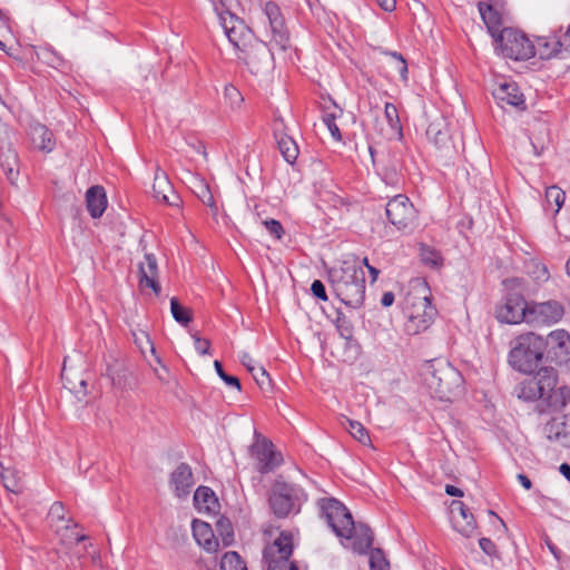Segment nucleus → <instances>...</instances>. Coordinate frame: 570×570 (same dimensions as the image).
<instances>
[{"instance_id":"f257e3e1","label":"nucleus","mask_w":570,"mask_h":570,"mask_svg":"<svg viewBox=\"0 0 570 570\" xmlns=\"http://www.w3.org/2000/svg\"><path fill=\"white\" fill-rule=\"evenodd\" d=\"M514 391L527 402L540 400L551 412L570 411V386L558 385V372L552 365L541 366L533 376L521 381Z\"/></svg>"},{"instance_id":"f03ea898","label":"nucleus","mask_w":570,"mask_h":570,"mask_svg":"<svg viewBox=\"0 0 570 570\" xmlns=\"http://www.w3.org/2000/svg\"><path fill=\"white\" fill-rule=\"evenodd\" d=\"M322 517L333 532L345 540L342 543L358 554H366L372 549L373 532L363 523H355L351 512L343 503L334 498H323L318 501Z\"/></svg>"},{"instance_id":"7ed1b4c3","label":"nucleus","mask_w":570,"mask_h":570,"mask_svg":"<svg viewBox=\"0 0 570 570\" xmlns=\"http://www.w3.org/2000/svg\"><path fill=\"white\" fill-rule=\"evenodd\" d=\"M335 296L347 307L360 308L365 301V273L356 258L344 261L328 272Z\"/></svg>"},{"instance_id":"20e7f679","label":"nucleus","mask_w":570,"mask_h":570,"mask_svg":"<svg viewBox=\"0 0 570 570\" xmlns=\"http://www.w3.org/2000/svg\"><path fill=\"white\" fill-rule=\"evenodd\" d=\"M420 376L432 396L446 401L451 399L461 383L460 373L440 360L425 362L420 370Z\"/></svg>"},{"instance_id":"39448f33","label":"nucleus","mask_w":570,"mask_h":570,"mask_svg":"<svg viewBox=\"0 0 570 570\" xmlns=\"http://www.w3.org/2000/svg\"><path fill=\"white\" fill-rule=\"evenodd\" d=\"M544 337L533 332L521 334L517 337L514 346L508 355L509 364L517 371L525 374L538 372L539 365L544 360Z\"/></svg>"},{"instance_id":"423d86ee","label":"nucleus","mask_w":570,"mask_h":570,"mask_svg":"<svg viewBox=\"0 0 570 570\" xmlns=\"http://www.w3.org/2000/svg\"><path fill=\"white\" fill-rule=\"evenodd\" d=\"M306 500L307 495L299 485L285 482L282 476L275 480L268 495L271 510L278 519L298 514Z\"/></svg>"},{"instance_id":"0eeeda50","label":"nucleus","mask_w":570,"mask_h":570,"mask_svg":"<svg viewBox=\"0 0 570 570\" xmlns=\"http://www.w3.org/2000/svg\"><path fill=\"white\" fill-rule=\"evenodd\" d=\"M293 550V534L289 531H282L263 550V562L266 570H298L296 562L291 560Z\"/></svg>"},{"instance_id":"6e6552de","label":"nucleus","mask_w":570,"mask_h":570,"mask_svg":"<svg viewBox=\"0 0 570 570\" xmlns=\"http://www.w3.org/2000/svg\"><path fill=\"white\" fill-rule=\"evenodd\" d=\"M495 42L505 58L520 61L535 56V45L523 32L513 28H504Z\"/></svg>"},{"instance_id":"1a4fd4ad","label":"nucleus","mask_w":570,"mask_h":570,"mask_svg":"<svg viewBox=\"0 0 570 570\" xmlns=\"http://www.w3.org/2000/svg\"><path fill=\"white\" fill-rule=\"evenodd\" d=\"M406 315L405 332L409 335H417L426 331L433 323L436 309L432 306L428 296L407 299L404 306Z\"/></svg>"},{"instance_id":"9d476101","label":"nucleus","mask_w":570,"mask_h":570,"mask_svg":"<svg viewBox=\"0 0 570 570\" xmlns=\"http://www.w3.org/2000/svg\"><path fill=\"white\" fill-rule=\"evenodd\" d=\"M255 441L249 446V453L256 462V469L262 474L275 471L283 463V455L275 450L271 440L255 431Z\"/></svg>"},{"instance_id":"9b49d317","label":"nucleus","mask_w":570,"mask_h":570,"mask_svg":"<svg viewBox=\"0 0 570 570\" xmlns=\"http://www.w3.org/2000/svg\"><path fill=\"white\" fill-rule=\"evenodd\" d=\"M240 60L255 76L264 75L273 67V53L267 43L256 39L237 53Z\"/></svg>"},{"instance_id":"f8f14e48","label":"nucleus","mask_w":570,"mask_h":570,"mask_svg":"<svg viewBox=\"0 0 570 570\" xmlns=\"http://www.w3.org/2000/svg\"><path fill=\"white\" fill-rule=\"evenodd\" d=\"M566 314L564 305L557 299L529 301L528 324L534 327L552 326Z\"/></svg>"},{"instance_id":"ddd939ff","label":"nucleus","mask_w":570,"mask_h":570,"mask_svg":"<svg viewBox=\"0 0 570 570\" xmlns=\"http://www.w3.org/2000/svg\"><path fill=\"white\" fill-rule=\"evenodd\" d=\"M529 302L522 294L509 293L495 307V317L500 323L528 324Z\"/></svg>"},{"instance_id":"4468645a","label":"nucleus","mask_w":570,"mask_h":570,"mask_svg":"<svg viewBox=\"0 0 570 570\" xmlns=\"http://www.w3.org/2000/svg\"><path fill=\"white\" fill-rule=\"evenodd\" d=\"M222 26L229 42L237 50V53L256 40L253 31L245 22L229 10L219 12Z\"/></svg>"},{"instance_id":"2eb2a0df","label":"nucleus","mask_w":570,"mask_h":570,"mask_svg":"<svg viewBox=\"0 0 570 570\" xmlns=\"http://www.w3.org/2000/svg\"><path fill=\"white\" fill-rule=\"evenodd\" d=\"M386 217L399 230L411 229L416 218V210L409 197L396 195L386 204Z\"/></svg>"},{"instance_id":"dca6fc26","label":"nucleus","mask_w":570,"mask_h":570,"mask_svg":"<svg viewBox=\"0 0 570 570\" xmlns=\"http://www.w3.org/2000/svg\"><path fill=\"white\" fill-rule=\"evenodd\" d=\"M544 356L546 362L554 365H568L570 363V335L566 330L552 331L547 338Z\"/></svg>"},{"instance_id":"f3484780","label":"nucleus","mask_w":570,"mask_h":570,"mask_svg":"<svg viewBox=\"0 0 570 570\" xmlns=\"http://www.w3.org/2000/svg\"><path fill=\"white\" fill-rule=\"evenodd\" d=\"M264 13L271 28V42L285 51L289 47V32L285 24V19L282 14L281 8L275 2L269 1L265 3Z\"/></svg>"},{"instance_id":"a211bd4d","label":"nucleus","mask_w":570,"mask_h":570,"mask_svg":"<svg viewBox=\"0 0 570 570\" xmlns=\"http://www.w3.org/2000/svg\"><path fill=\"white\" fill-rule=\"evenodd\" d=\"M492 96L501 108L507 106L519 110L527 108L524 95L520 91L517 82L504 79L499 82L492 91Z\"/></svg>"},{"instance_id":"6ab92c4d","label":"nucleus","mask_w":570,"mask_h":570,"mask_svg":"<svg viewBox=\"0 0 570 570\" xmlns=\"http://www.w3.org/2000/svg\"><path fill=\"white\" fill-rule=\"evenodd\" d=\"M273 132L281 155L284 160L294 165L299 149L296 141L286 132V126L283 118L277 117L273 121Z\"/></svg>"},{"instance_id":"aec40b11","label":"nucleus","mask_w":570,"mask_h":570,"mask_svg":"<svg viewBox=\"0 0 570 570\" xmlns=\"http://www.w3.org/2000/svg\"><path fill=\"white\" fill-rule=\"evenodd\" d=\"M542 431L548 440L570 448V411L552 416Z\"/></svg>"},{"instance_id":"412c9836","label":"nucleus","mask_w":570,"mask_h":570,"mask_svg":"<svg viewBox=\"0 0 570 570\" xmlns=\"http://www.w3.org/2000/svg\"><path fill=\"white\" fill-rule=\"evenodd\" d=\"M453 528L462 535L469 538L476 531V521L469 508L460 500H453L450 505Z\"/></svg>"},{"instance_id":"4be33fe9","label":"nucleus","mask_w":570,"mask_h":570,"mask_svg":"<svg viewBox=\"0 0 570 570\" xmlns=\"http://www.w3.org/2000/svg\"><path fill=\"white\" fill-rule=\"evenodd\" d=\"M139 287L150 288L155 295H159L161 287L158 282V264L154 254L146 253L144 261L138 264Z\"/></svg>"},{"instance_id":"5701e85b","label":"nucleus","mask_w":570,"mask_h":570,"mask_svg":"<svg viewBox=\"0 0 570 570\" xmlns=\"http://www.w3.org/2000/svg\"><path fill=\"white\" fill-rule=\"evenodd\" d=\"M169 483L176 497H187L194 485V475L189 464L180 463L170 474Z\"/></svg>"},{"instance_id":"b1692460","label":"nucleus","mask_w":570,"mask_h":570,"mask_svg":"<svg viewBox=\"0 0 570 570\" xmlns=\"http://www.w3.org/2000/svg\"><path fill=\"white\" fill-rule=\"evenodd\" d=\"M497 3V0L491 2L480 1L478 3L481 18L494 40L498 38V35L504 29L502 28L501 13L495 9Z\"/></svg>"},{"instance_id":"393cba45","label":"nucleus","mask_w":570,"mask_h":570,"mask_svg":"<svg viewBox=\"0 0 570 570\" xmlns=\"http://www.w3.org/2000/svg\"><path fill=\"white\" fill-rule=\"evenodd\" d=\"M0 167L8 181L16 185L20 175V159L12 145H7V147L0 149Z\"/></svg>"},{"instance_id":"a878e982","label":"nucleus","mask_w":570,"mask_h":570,"mask_svg":"<svg viewBox=\"0 0 570 570\" xmlns=\"http://www.w3.org/2000/svg\"><path fill=\"white\" fill-rule=\"evenodd\" d=\"M193 534L197 543L203 547L207 552L214 553L219 548V541L215 537L212 527L204 521H193Z\"/></svg>"},{"instance_id":"bb28decb","label":"nucleus","mask_w":570,"mask_h":570,"mask_svg":"<svg viewBox=\"0 0 570 570\" xmlns=\"http://www.w3.org/2000/svg\"><path fill=\"white\" fill-rule=\"evenodd\" d=\"M29 136L33 148L38 150L50 153L56 146L52 131L42 124L31 125Z\"/></svg>"},{"instance_id":"cd10ccee","label":"nucleus","mask_w":570,"mask_h":570,"mask_svg":"<svg viewBox=\"0 0 570 570\" xmlns=\"http://www.w3.org/2000/svg\"><path fill=\"white\" fill-rule=\"evenodd\" d=\"M107 196L102 186L95 185L87 190L86 205L92 218L101 217L107 208Z\"/></svg>"},{"instance_id":"c85d7f7f","label":"nucleus","mask_w":570,"mask_h":570,"mask_svg":"<svg viewBox=\"0 0 570 570\" xmlns=\"http://www.w3.org/2000/svg\"><path fill=\"white\" fill-rule=\"evenodd\" d=\"M154 197L164 204L178 205L179 197L174 194L173 186L165 174H156L153 184Z\"/></svg>"},{"instance_id":"c756f323","label":"nucleus","mask_w":570,"mask_h":570,"mask_svg":"<svg viewBox=\"0 0 570 570\" xmlns=\"http://www.w3.org/2000/svg\"><path fill=\"white\" fill-rule=\"evenodd\" d=\"M335 314L336 317L333 320V323L335 324L341 337L345 340L346 347L352 350L355 354H358L361 346L353 335L352 322L340 309H337Z\"/></svg>"},{"instance_id":"7c9ffc66","label":"nucleus","mask_w":570,"mask_h":570,"mask_svg":"<svg viewBox=\"0 0 570 570\" xmlns=\"http://www.w3.org/2000/svg\"><path fill=\"white\" fill-rule=\"evenodd\" d=\"M564 43L558 38H539L535 46V56L547 60L561 53Z\"/></svg>"},{"instance_id":"2f4dec72","label":"nucleus","mask_w":570,"mask_h":570,"mask_svg":"<svg viewBox=\"0 0 570 570\" xmlns=\"http://www.w3.org/2000/svg\"><path fill=\"white\" fill-rule=\"evenodd\" d=\"M342 425L348 431V433L363 445H371V438L365 426L358 422L344 417Z\"/></svg>"},{"instance_id":"473e14b6","label":"nucleus","mask_w":570,"mask_h":570,"mask_svg":"<svg viewBox=\"0 0 570 570\" xmlns=\"http://www.w3.org/2000/svg\"><path fill=\"white\" fill-rule=\"evenodd\" d=\"M194 501L198 509L210 510V504H216L217 499L215 492L208 488L200 485L194 494Z\"/></svg>"},{"instance_id":"72a5a7b5","label":"nucleus","mask_w":570,"mask_h":570,"mask_svg":"<svg viewBox=\"0 0 570 570\" xmlns=\"http://www.w3.org/2000/svg\"><path fill=\"white\" fill-rule=\"evenodd\" d=\"M421 261L424 265L438 268L443 265V257L435 248L422 244L420 247Z\"/></svg>"},{"instance_id":"f704fd0d","label":"nucleus","mask_w":570,"mask_h":570,"mask_svg":"<svg viewBox=\"0 0 570 570\" xmlns=\"http://www.w3.org/2000/svg\"><path fill=\"white\" fill-rule=\"evenodd\" d=\"M220 570H247L246 562L236 551L226 552L220 560Z\"/></svg>"},{"instance_id":"c9c22d12","label":"nucleus","mask_w":570,"mask_h":570,"mask_svg":"<svg viewBox=\"0 0 570 570\" xmlns=\"http://www.w3.org/2000/svg\"><path fill=\"white\" fill-rule=\"evenodd\" d=\"M384 116L393 134L401 137L402 124L396 106L392 102H386L384 106Z\"/></svg>"},{"instance_id":"e433bc0d","label":"nucleus","mask_w":570,"mask_h":570,"mask_svg":"<svg viewBox=\"0 0 570 570\" xmlns=\"http://www.w3.org/2000/svg\"><path fill=\"white\" fill-rule=\"evenodd\" d=\"M170 311L174 320L184 326L188 325L193 320L191 311L181 305L176 297L170 299Z\"/></svg>"},{"instance_id":"4c0bfd02","label":"nucleus","mask_w":570,"mask_h":570,"mask_svg":"<svg viewBox=\"0 0 570 570\" xmlns=\"http://www.w3.org/2000/svg\"><path fill=\"white\" fill-rule=\"evenodd\" d=\"M216 531L222 539L224 547H229L234 542V529L232 522L220 517L216 522Z\"/></svg>"},{"instance_id":"58836bf2","label":"nucleus","mask_w":570,"mask_h":570,"mask_svg":"<svg viewBox=\"0 0 570 570\" xmlns=\"http://www.w3.org/2000/svg\"><path fill=\"white\" fill-rule=\"evenodd\" d=\"M527 268L528 274L538 283L547 282L550 278V273L547 265L541 262L531 261Z\"/></svg>"},{"instance_id":"ea45409f","label":"nucleus","mask_w":570,"mask_h":570,"mask_svg":"<svg viewBox=\"0 0 570 570\" xmlns=\"http://www.w3.org/2000/svg\"><path fill=\"white\" fill-rule=\"evenodd\" d=\"M135 343L140 350L142 354L146 353V350H149L153 355H155L157 363L161 364V360L158 355H156V348L154 346V343L151 342L149 335L140 331L139 333H134Z\"/></svg>"},{"instance_id":"a19ab883","label":"nucleus","mask_w":570,"mask_h":570,"mask_svg":"<svg viewBox=\"0 0 570 570\" xmlns=\"http://www.w3.org/2000/svg\"><path fill=\"white\" fill-rule=\"evenodd\" d=\"M566 199L564 191L558 186H550L546 190V200L549 205H554V212L558 213Z\"/></svg>"},{"instance_id":"79ce46f5","label":"nucleus","mask_w":570,"mask_h":570,"mask_svg":"<svg viewBox=\"0 0 570 570\" xmlns=\"http://www.w3.org/2000/svg\"><path fill=\"white\" fill-rule=\"evenodd\" d=\"M371 570H389L390 563L381 549H371L370 553Z\"/></svg>"},{"instance_id":"37998d69","label":"nucleus","mask_w":570,"mask_h":570,"mask_svg":"<svg viewBox=\"0 0 570 570\" xmlns=\"http://www.w3.org/2000/svg\"><path fill=\"white\" fill-rule=\"evenodd\" d=\"M224 98L229 102L233 109L239 108L244 101L240 91L233 85L225 86Z\"/></svg>"},{"instance_id":"c03bdc74","label":"nucleus","mask_w":570,"mask_h":570,"mask_svg":"<svg viewBox=\"0 0 570 570\" xmlns=\"http://www.w3.org/2000/svg\"><path fill=\"white\" fill-rule=\"evenodd\" d=\"M214 366H215V370L218 374V376L229 386L232 387H236L238 391H240V382L238 380V377L234 376V375H229L227 374L224 368H223V364L219 362V361H215L214 362Z\"/></svg>"},{"instance_id":"a18cd8bd","label":"nucleus","mask_w":570,"mask_h":570,"mask_svg":"<svg viewBox=\"0 0 570 570\" xmlns=\"http://www.w3.org/2000/svg\"><path fill=\"white\" fill-rule=\"evenodd\" d=\"M336 117L337 116L334 112H325L323 116V121L326 125V127L328 128L332 137L335 140L340 141L342 139V134H341L338 126L335 122Z\"/></svg>"},{"instance_id":"49530a36","label":"nucleus","mask_w":570,"mask_h":570,"mask_svg":"<svg viewBox=\"0 0 570 570\" xmlns=\"http://www.w3.org/2000/svg\"><path fill=\"white\" fill-rule=\"evenodd\" d=\"M387 55L394 60V68L403 80H407V63L403 56L396 51L387 52Z\"/></svg>"},{"instance_id":"de8ad7c7","label":"nucleus","mask_w":570,"mask_h":570,"mask_svg":"<svg viewBox=\"0 0 570 570\" xmlns=\"http://www.w3.org/2000/svg\"><path fill=\"white\" fill-rule=\"evenodd\" d=\"M263 225L265 226L266 230L269 233L271 236H273L276 239H281L285 233L281 222L276 219H265L263 220Z\"/></svg>"},{"instance_id":"09e8293b","label":"nucleus","mask_w":570,"mask_h":570,"mask_svg":"<svg viewBox=\"0 0 570 570\" xmlns=\"http://www.w3.org/2000/svg\"><path fill=\"white\" fill-rule=\"evenodd\" d=\"M61 377L62 380H66V387H68L70 390V392L75 393V394H83L86 395L87 394V381L83 379V377H80L79 381H78V384L79 386H77L72 381H70L66 374H65V368H62V372H61Z\"/></svg>"},{"instance_id":"8fccbe9b","label":"nucleus","mask_w":570,"mask_h":570,"mask_svg":"<svg viewBox=\"0 0 570 570\" xmlns=\"http://www.w3.org/2000/svg\"><path fill=\"white\" fill-rule=\"evenodd\" d=\"M49 518L52 521H61L65 519V507L61 502H55L49 510Z\"/></svg>"},{"instance_id":"3c124183","label":"nucleus","mask_w":570,"mask_h":570,"mask_svg":"<svg viewBox=\"0 0 570 570\" xmlns=\"http://www.w3.org/2000/svg\"><path fill=\"white\" fill-rule=\"evenodd\" d=\"M311 291H312V294L316 298H318L321 301H327V294H326L325 285L323 284L322 281L315 279L312 283Z\"/></svg>"},{"instance_id":"603ef678","label":"nucleus","mask_w":570,"mask_h":570,"mask_svg":"<svg viewBox=\"0 0 570 570\" xmlns=\"http://www.w3.org/2000/svg\"><path fill=\"white\" fill-rule=\"evenodd\" d=\"M193 338L195 348L200 355L209 353L210 342L207 338H202L197 334H193Z\"/></svg>"},{"instance_id":"864d4df0","label":"nucleus","mask_w":570,"mask_h":570,"mask_svg":"<svg viewBox=\"0 0 570 570\" xmlns=\"http://www.w3.org/2000/svg\"><path fill=\"white\" fill-rule=\"evenodd\" d=\"M252 374L261 387H263L265 384H269L271 382L268 373L262 366L255 367V371Z\"/></svg>"},{"instance_id":"5fc2aeb1","label":"nucleus","mask_w":570,"mask_h":570,"mask_svg":"<svg viewBox=\"0 0 570 570\" xmlns=\"http://www.w3.org/2000/svg\"><path fill=\"white\" fill-rule=\"evenodd\" d=\"M11 134L12 131L8 125L0 120V149H3L7 145H12L10 141Z\"/></svg>"},{"instance_id":"6e6d98bb","label":"nucleus","mask_w":570,"mask_h":570,"mask_svg":"<svg viewBox=\"0 0 570 570\" xmlns=\"http://www.w3.org/2000/svg\"><path fill=\"white\" fill-rule=\"evenodd\" d=\"M479 546L481 550L488 556H494L497 552V547L494 542L489 538H481L479 540Z\"/></svg>"},{"instance_id":"4d7b16f0","label":"nucleus","mask_w":570,"mask_h":570,"mask_svg":"<svg viewBox=\"0 0 570 570\" xmlns=\"http://www.w3.org/2000/svg\"><path fill=\"white\" fill-rule=\"evenodd\" d=\"M200 199L204 205L212 207V208H216V203H215L214 196L210 193L208 186H204V190H203V195L200 196Z\"/></svg>"},{"instance_id":"13d9d810","label":"nucleus","mask_w":570,"mask_h":570,"mask_svg":"<svg viewBox=\"0 0 570 570\" xmlns=\"http://www.w3.org/2000/svg\"><path fill=\"white\" fill-rule=\"evenodd\" d=\"M426 135L429 137L434 136V142L439 145L440 142H443L444 138L446 137L445 134H442L441 130H435L433 125H430Z\"/></svg>"},{"instance_id":"bf43d9fd","label":"nucleus","mask_w":570,"mask_h":570,"mask_svg":"<svg viewBox=\"0 0 570 570\" xmlns=\"http://www.w3.org/2000/svg\"><path fill=\"white\" fill-rule=\"evenodd\" d=\"M43 55L47 57V62L56 68L62 62V59L52 52L47 51Z\"/></svg>"},{"instance_id":"052dcab7","label":"nucleus","mask_w":570,"mask_h":570,"mask_svg":"<svg viewBox=\"0 0 570 570\" xmlns=\"http://www.w3.org/2000/svg\"><path fill=\"white\" fill-rule=\"evenodd\" d=\"M379 6L387 12H391L395 9L396 1L395 0H377Z\"/></svg>"},{"instance_id":"680f3d73","label":"nucleus","mask_w":570,"mask_h":570,"mask_svg":"<svg viewBox=\"0 0 570 570\" xmlns=\"http://www.w3.org/2000/svg\"><path fill=\"white\" fill-rule=\"evenodd\" d=\"M445 493L448 495L459 497V498L464 495L463 491L460 488H456V487H454L452 484H446L445 485Z\"/></svg>"},{"instance_id":"e2e57ef3","label":"nucleus","mask_w":570,"mask_h":570,"mask_svg":"<svg viewBox=\"0 0 570 570\" xmlns=\"http://www.w3.org/2000/svg\"><path fill=\"white\" fill-rule=\"evenodd\" d=\"M394 298H395V296H394V294L392 292H385L382 295L381 304L384 307H389V306H391L394 303Z\"/></svg>"},{"instance_id":"0e129e2a","label":"nucleus","mask_w":570,"mask_h":570,"mask_svg":"<svg viewBox=\"0 0 570 570\" xmlns=\"http://www.w3.org/2000/svg\"><path fill=\"white\" fill-rule=\"evenodd\" d=\"M362 263L367 267L372 282H375L377 279L380 271L373 266L370 265L368 259L366 257L363 258Z\"/></svg>"},{"instance_id":"69168bd1","label":"nucleus","mask_w":570,"mask_h":570,"mask_svg":"<svg viewBox=\"0 0 570 570\" xmlns=\"http://www.w3.org/2000/svg\"><path fill=\"white\" fill-rule=\"evenodd\" d=\"M518 480L525 490H530L532 488V482L527 475L518 474Z\"/></svg>"},{"instance_id":"338daca9","label":"nucleus","mask_w":570,"mask_h":570,"mask_svg":"<svg viewBox=\"0 0 570 570\" xmlns=\"http://www.w3.org/2000/svg\"><path fill=\"white\" fill-rule=\"evenodd\" d=\"M559 471L560 473L568 480L570 481V464L568 463H562L560 466H559Z\"/></svg>"},{"instance_id":"774afa93","label":"nucleus","mask_w":570,"mask_h":570,"mask_svg":"<svg viewBox=\"0 0 570 570\" xmlns=\"http://www.w3.org/2000/svg\"><path fill=\"white\" fill-rule=\"evenodd\" d=\"M250 362H252L250 356H249L248 354H244V355H243V357H242V363H243L245 366H247V368H248V371H249L250 373H254V371H255V366H252V365H250Z\"/></svg>"}]
</instances>
